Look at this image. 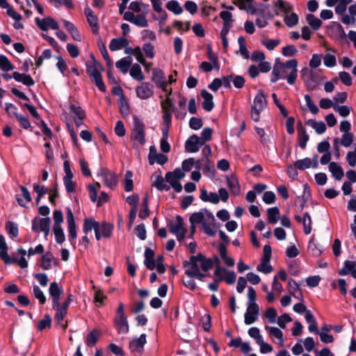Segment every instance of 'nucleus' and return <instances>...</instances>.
I'll list each match as a JSON object with an SVG mask.
<instances>
[{
    "label": "nucleus",
    "instance_id": "obj_38",
    "mask_svg": "<svg viewBox=\"0 0 356 356\" xmlns=\"http://www.w3.org/2000/svg\"><path fill=\"white\" fill-rule=\"evenodd\" d=\"M267 104L266 97L261 91L257 92L254 98L252 107H256L257 108H265Z\"/></svg>",
    "mask_w": 356,
    "mask_h": 356
},
{
    "label": "nucleus",
    "instance_id": "obj_49",
    "mask_svg": "<svg viewBox=\"0 0 356 356\" xmlns=\"http://www.w3.org/2000/svg\"><path fill=\"white\" fill-rule=\"evenodd\" d=\"M257 270L265 274L270 273L273 270V267L270 264V260L262 259L261 263L257 266Z\"/></svg>",
    "mask_w": 356,
    "mask_h": 356
},
{
    "label": "nucleus",
    "instance_id": "obj_30",
    "mask_svg": "<svg viewBox=\"0 0 356 356\" xmlns=\"http://www.w3.org/2000/svg\"><path fill=\"white\" fill-rule=\"evenodd\" d=\"M132 58L131 56L124 57L115 63V66L118 68L123 74H126L129 67L131 66Z\"/></svg>",
    "mask_w": 356,
    "mask_h": 356
},
{
    "label": "nucleus",
    "instance_id": "obj_48",
    "mask_svg": "<svg viewBox=\"0 0 356 356\" xmlns=\"http://www.w3.org/2000/svg\"><path fill=\"white\" fill-rule=\"evenodd\" d=\"M53 231L55 235V240L56 243L62 244L65 241V236L61 226H54Z\"/></svg>",
    "mask_w": 356,
    "mask_h": 356
},
{
    "label": "nucleus",
    "instance_id": "obj_19",
    "mask_svg": "<svg viewBox=\"0 0 356 356\" xmlns=\"http://www.w3.org/2000/svg\"><path fill=\"white\" fill-rule=\"evenodd\" d=\"M97 175L102 177L104 184L109 188H112L116 184L117 181L115 175L110 171L101 169L98 172Z\"/></svg>",
    "mask_w": 356,
    "mask_h": 356
},
{
    "label": "nucleus",
    "instance_id": "obj_26",
    "mask_svg": "<svg viewBox=\"0 0 356 356\" xmlns=\"http://www.w3.org/2000/svg\"><path fill=\"white\" fill-rule=\"evenodd\" d=\"M298 145L302 149H305L307 146V143L309 139V135L307 134L305 127L301 123L298 124Z\"/></svg>",
    "mask_w": 356,
    "mask_h": 356
},
{
    "label": "nucleus",
    "instance_id": "obj_44",
    "mask_svg": "<svg viewBox=\"0 0 356 356\" xmlns=\"http://www.w3.org/2000/svg\"><path fill=\"white\" fill-rule=\"evenodd\" d=\"M306 19L309 25L314 30H318L321 26V20L312 14H308Z\"/></svg>",
    "mask_w": 356,
    "mask_h": 356
},
{
    "label": "nucleus",
    "instance_id": "obj_54",
    "mask_svg": "<svg viewBox=\"0 0 356 356\" xmlns=\"http://www.w3.org/2000/svg\"><path fill=\"white\" fill-rule=\"evenodd\" d=\"M142 50L145 53L146 57L149 58H154L155 56L154 47L149 42L144 43L142 47Z\"/></svg>",
    "mask_w": 356,
    "mask_h": 356
},
{
    "label": "nucleus",
    "instance_id": "obj_55",
    "mask_svg": "<svg viewBox=\"0 0 356 356\" xmlns=\"http://www.w3.org/2000/svg\"><path fill=\"white\" fill-rule=\"evenodd\" d=\"M33 294L34 297L38 300L40 304L43 305L46 302V297L42 291L37 285L33 286Z\"/></svg>",
    "mask_w": 356,
    "mask_h": 356
},
{
    "label": "nucleus",
    "instance_id": "obj_32",
    "mask_svg": "<svg viewBox=\"0 0 356 356\" xmlns=\"http://www.w3.org/2000/svg\"><path fill=\"white\" fill-rule=\"evenodd\" d=\"M329 170L337 180H341L343 175L342 168L335 162H331L329 165Z\"/></svg>",
    "mask_w": 356,
    "mask_h": 356
},
{
    "label": "nucleus",
    "instance_id": "obj_18",
    "mask_svg": "<svg viewBox=\"0 0 356 356\" xmlns=\"http://www.w3.org/2000/svg\"><path fill=\"white\" fill-rule=\"evenodd\" d=\"M152 81L156 83L157 87L161 88L163 91H167L168 83L162 70L158 69L153 70Z\"/></svg>",
    "mask_w": 356,
    "mask_h": 356
},
{
    "label": "nucleus",
    "instance_id": "obj_35",
    "mask_svg": "<svg viewBox=\"0 0 356 356\" xmlns=\"http://www.w3.org/2000/svg\"><path fill=\"white\" fill-rule=\"evenodd\" d=\"M20 189L23 198L20 197L19 195H16V200L21 207H25L26 203L31 201V194L28 189L24 186H21Z\"/></svg>",
    "mask_w": 356,
    "mask_h": 356
},
{
    "label": "nucleus",
    "instance_id": "obj_39",
    "mask_svg": "<svg viewBox=\"0 0 356 356\" xmlns=\"http://www.w3.org/2000/svg\"><path fill=\"white\" fill-rule=\"evenodd\" d=\"M268 220L270 223L276 224L280 218V210L277 207L267 209Z\"/></svg>",
    "mask_w": 356,
    "mask_h": 356
},
{
    "label": "nucleus",
    "instance_id": "obj_56",
    "mask_svg": "<svg viewBox=\"0 0 356 356\" xmlns=\"http://www.w3.org/2000/svg\"><path fill=\"white\" fill-rule=\"evenodd\" d=\"M53 309L56 310L55 319L58 323H60L67 314V309H65V307H61L60 302H58V305L57 307H53Z\"/></svg>",
    "mask_w": 356,
    "mask_h": 356
},
{
    "label": "nucleus",
    "instance_id": "obj_31",
    "mask_svg": "<svg viewBox=\"0 0 356 356\" xmlns=\"http://www.w3.org/2000/svg\"><path fill=\"white\" fill-rule=\"evenodd\" d=\"M165 179L177 193H180L181 191L182 186L180 184L179 180H178V179H177L171 172L166 173Z\"/></svg>",
    "mask_w": 356,
    "mask_h": 356
},
{
    "label": "nucleus",
    "instance_id": "obj_21",
    "mask_svg": "<svg viewBox=\"0 0 356 356\" xmlns=\"http://www.w3.org/2000/svg\"><path fill=\"white\" fill-rule=\"evenodd\" d=\"M84 13L86 16L88 22L92 29L93 32H97L99 29V24L97 15H95L94 12L89 7H86L84 9Z\"/></svg>",
    "mask_w": 356,
    "mask_h": 356
},
{
    "label": "nucleus",
    "instance_id": "obj_17",
    "mask_svg": "<svg viewBox=\"0 0 356 356\" xmlns=\"http://www.w3.org/2000/svg\"><path fill=\"white\" fill-rule=\"evenodd\" d=\"M319 72L311 71L309 75L305 80V83L308 89L314 90L318 85H319L321 81L324 80Z\"/></svg>",
    "mask_w": 356,
    "mask_h": 356
},
{
    "label": "nucleus",
    "instance_id": "obj_60",
    "mask_svg": "<svg viewBox=\"0 0 356 356\" xmlns=\"http://www.w3.org/2000/svg\"><path fill=\"white\" fill-rule=\"evenodd\" d=\"M323 63L327 67H333L337 65L336 56L331 54H326L323 58Z\"/></svg>",
    "mask_w": 356,
    "mask_h": 356
},
{
    "label": "nucleus",
    "instance_id": "obj_24",
    "mask_svg": "<svg viewBox=\"0 0 356 356\" xmlns=\"http://www.w3.org/2000/svg\"><path fill=\"white\" fill-rule=\"evenodd\" d=\"M227 184L233 195L237 196L241 193V186L235 175L227 177Z\"/></svg>",
    "mask_w": 356,
    "mask_h": 356
},
{
    "label": "nucleus",
    "instance_id": "obj_4",
    "mask_svg": "<svg viewBox=\"0 0 356 356\" xmlns=\"http://www.w3.org/2000/svg\"><path fill=\"white\" fill-rule=\"evenodd\" d=\"M145 125L138 116L133 118V124L131 133V141L134 147L143 146L145 144Z\"/></svg>",
    "mask_w": 356,
    "mask_h": 356
},
{
    "label": "nucleus",
    "instance_id": "obj_28",
    "mask_svg": "<svg viewBox=\"0 0 356 356\" xmlns=\"http://www.w3.org/2000/svg\"><path fill=\"white\" fill-rule=\"evenodd\" d=\"M13 78L15 81L21 82L27 86H33L35 83L32 77L29 74H21L17 72H14L13 73Z\"/></svg>",
    "mask_w": 356,
    "mask_h": 356
},
{
    "label": "nucleus",
    "instance_id": "obj_62",
    "mask_svg": "<svg viewBox=\"0 0 356 356\" xmlns=\"http://www.w3.org/2000/svg\"><path fill=\"white\" fill-rule=\"evenodd\" d=\"M248 334L251 338L256 341L257 343H258V341H261L263 339V337L260 334V330L257 327H250L248 330Z\"/></svg>",
    "mask_w": 356,
    "mask_h": 356
},
{
    "label": "nucleus",
    "instance_id": "obj_45",
    "mask_svg": "<svg viewBox=\"0 0 356 356\" xmlns=\"http://www.w3.org/2000/svg\"><path fill=\"white\" fill-rule=\"evenodd\" d=\"M98 223L99 222L95 220L92 218L85 219L83 221V232L86 234H87L92 229H94L95 231V229H97Z\"/></svg>",
    "mask_w": 356,
    "mask_h": 356
},
{
    "label": "nucleus",
    "instance_id": "obj_25",
    "mask_svg": "<svg viewBox=\"0 0 356 356\" xmlns=\"http://www.w3.org/2000/svg\"><path fill=\"white\" fill-rule=\"evenodd\" d=\"M114 323L119 334H125L129 332V327L127 316H115Z\"/></svg>",
    "mask_w": 356,
    "mask_h": 356
},
{
    "label": "nucleus",
    "instance_id": "obj_2",
    "mask_svg": "<svg viewBox=\"0 0 356 356\" xmlns=\"http://www.w3.org/2000/svg\"><path fill=\"white\" fill-rule=\"evenodd\" d=\"M297 66L298 61L296 59H291L286 63H281L280 59L277 58L271 73L270 81L275 83L280 79L286 78L288 83L293 85L298 76Z\"/></svg>",
    "mask_w": 356,
    "mask_h": 356
},
{
    "label": "nucleus",
    "instance_id": "obj_61",
    "mask_svg": "<svg viewBox=\"0 0 356 356\" xmlns=\"http://www.w3.org/2000/svg\"><path fill=\"white\" fill-rule=\"evenodd\" d=\"M280 43V40L266 39L261 41V44L266 47V48L270 51L273 50Z\"/></svg>",
    "mask_w": 356,
    "mask_h": 356
},
{
    "label": "nucleus",
    "instance_id": "obj_36",
    "mask_svg": "<svg viewBox=\"0 0 356 356\" xmlns=\"http://www.w3.org/2000/svg\"><path fill=\"white\" fill-rule=\"evenodd\" d=\"M306 124L313 128L318 134H322L326 131L325 124L323 121L316 122L314 120H308Z\"/></svg>",
    "mask_w": 356,
    "mask_h": 356
},
{
    "label": "nucleus",
    "instance_id": "obj_15",
    "mask_svg": "<svg viewBox=\"0 0 356 356\" xmlns=\"http://www.w3.org/2000/svg\"><path fill=\"white\" fill-rule=\"evenodd\" d=\"M146 334H140V336L138 338H136L130 341V350L134 353L141 354L143 351L144 346L146 343Z\"/></svg>",
    "mask_w": 356,
    "mask_h": 356
},
{
    "label": "nucleus",
    "instance_id": "obj_53",
    "mask_svg": "<svg viewBox=\"0 0 356 356\" xmlns=\"http://www.w3.org/2000/svg\"><path fill=\"white\" fill-rule=\"evenodd\" d=\"M49 2L56 8H58L61 6H64L70 9L74 8V4L72 0H49Z\"/></svg>",
    "mask_w": 356,
    "mask_h": 356
},
{
    "label": "nucleus",
    "instance_id": "obj_10",
    "mask_svg": "<svg viewBox=\"0 0 356 356\" xmlns=\"http://www.w3.org/2000/svg\"><path fill=\"white\" fill-rule=\"evenodd\" d=\"M67 222L68 226V238L71 244L74 247V241L77 237L76 225L74 214L70 209L67 212Z\"/></svg>",
    "mask_w": 356,
    "mask_h": 356
},
{
    "label": "nucleus",
    "instance_id": "obj_46",
    "mask_svg": "<svg viewBox=\"0 0 356 356\" xmlns=\"http://www.w3.org/2000/svg\"><path fill=\"white\" fill-rule=\"evenodd\" d=\"M54 260V257L51 253L47 252L42 256L41 267L44 270H49L52 266V262Z\"/></svg>",
    "mask_w": 356,
    "mask_h": 356
},
{
    "label": "nucleus",
    "instance_id": "obj_51",
    "mask_svg": "<svg viewBox=\"0 0 356 356\" xmlns=\"http://www.w3.org/2000/svg\"><path fill=\"white\" fill-rule=\"evenodd\" d=\"M302 225L305 234H309L312 232V218L308 213H305L302 217Z\"/></svg>",
    "mask_w": 356,
    "mask_h": 356
},
{
    "label": "nucleus",
    "instance_id": "obj_33",
    "mask_svg": "<svg viewBox=\"0 0 356 356\" xmlns=\"http://www.w3.org/2000/svg\"><path fill=\"white\" fill-rule=\"evenodd\" d=\"M130 76L139 81H142L145 79V76L143 74L141 67L138 63H134L131 66L129 70Z\"/></svg>",
    "mask_w": 356,
    "mask_h": 356
},
{
    "label": "nucleus",
    "instance_id": "obj_29",
    "mask_svg": "<svg viewBox=\"0 0 356 356\" xmlns=\"http://www.w3.org/2000/svg\"><path fill=\"white\" fill-rule=\"evenodd\" d=\"M201 96L204 99L203 102V108L207 111H211L214 106V104L213 102V95L207 91L206 90H203L201 92Z\"/></svg>",
    "mask_w": 356,
    "mask_h": 356
},
{
    "label": "nucleus",
    "instance_id": "obj_41",
    "mask_svg": "<svg viewBox=\"0 0 356 356\" xmlns=\"http://www.w3.org/2000/svg\"><path fill=\"white\" fill-rule=\"evenodd\" d=\"M356 266L355 261H346L343 268L339 270V275H347L352 274Z\"/></svg>",
    "mask_w": 356,
    "mask_h": 356
},
{
    "label": "nucleus",
    "instance_id": "obj_8",
    "mask_svg": "<svg viewBox=\"0 0 356 356\" xmlns=\"http://www.w3.org/2000/svg\"><path fill=\"white\" fill-rule=\"evenodd\" d=\"M124 20L128 21L134 25L145 28L148 26V21L146 18L145 14H138L135 15L133 12L127 11L123 15Z\"/></svg>",
    "mask_w": 356,
    "mask_h": 356
},
{
    "label": "nucleus",
    "instance_id": "obj_13",
    "mask_svg": "<svg viewBox=\"0 0 356 356\" xmlns=\"http://www.w3.org/2000/svg\"><path fill=\"white\" fill-rule=\"evenodd\" d=\"M63 289L56 282H51L49 288V293L52 300V307H57L60 302V296Z\"/></svg>",
    "mask_w": 356,
    "mask_h": 356
},
{
    "label": "nucleus",
    "instance_id": "obj_5",
    "mask_svg": "<svg viewBox=\"0 0 356 356\" xmlns=\"http://www.w3.org/2000/svg\"><path fill=\"white\" fill-rule=\"evenodd\" d=\"M86 70L87 73L95 83V85L99 90L105 92L106 87L101 75V72L103 70V67L101 64L95 60H92L91 63H88L86 64Z\"/></svg>",
    "mask_w": 356,
    "mask_h": 356
},
{
    "label": "nucleus",
    "instance_id": "obj_40",
    "mask_svg": "<svg viewBox=\"0 0 356 356\" xmlns=\"http://www.w3.org/2000/svg\"><path fill=\"white\" fill-rule=\"evenodd\" d=\"M17 253L20 255L19 259H14L13 262L16 261L19 266L22 268H25L28 266V261L25 258L26 251L22 248H19L17 250Z\"/></svg>",
    "mask_w": 356,
    "mask_h": 356
},
{
    "label": "nucleus",
    "instance_id": "obj_20",
    "mask_svg": "<svg viewBox=\"0 0 356 356\" xmlns=\"http://www.w3.org/2000/svg\"><path fill=\"white\" fill-rule=\"evenodd\" d=\"M218 252L220 258L222 260L223 263L227 267H232L235 264L234 259L227 254V250L224 243H220L218 245Z\"/></svg>",
    "mask_w": 356,
    "mask_h": 356
},
{
    "label": "nucleus",
    "instance_id": "obj_34",
    "mask_svg": "<svg viewBox=\"0 0 356 356\" xmlns=\"http://www.w3.org/2000/svg\"><path fill=\"white\" fill-rule=\"evenodd\" d=\"M305 318L307 323H309L308 330L310 332L318 333L317 328V322L311 312V311L306 312Z\"/></svg>",
    "mask_w": 356,
    "mask_h": 356
},
{
    "label": "nucleus",
    "instance_id": "obj_59",
    "mask_svg": "<svg viewBox=\"0 0 356 356\" xmlns=\"http://www.w3.org/2000/svg\"><path fill=\"white\" fill-rule=\"evenodd\" d=\"M153 186L159 191H168L170 189V187L165 184V179L161 176H157Z\"/></svg>",
    "mask_w": 356,
    "mask_h": 356
},
{
    "label": "nucleus",
    "instance_id": "obj_27",
    "mask_svg": "<svg viewBox=\"0 0 356 356\" xmlns=\"http://www.w3.org/2000/svg\"><path fill=\"white\" fill-rule=\"evenodd\" d=\"M264 329L267 331L270 337H275L278 340L280 346H284V341L283 338V333L281 330L276 327H271L268 325H265Z\"/></svg>",
    "mask_w": 356,
    "mask_h": 356
},
{
    "label": "nucleus",
    "instance_id": "obj_9",
    "mask_svg": "<svg viewBox=\"0 0 356 356\" xmlns=\"http://www.w3.org/2000/svg\"><path fill=\"white\" fill-rule=\"evenodd\" d=\"M247 309L244 314V323L245 325H250L257 321L259 307L257 304H247Z\"/></svg>",
    "mask_w": 356,
    "mask_h": 356
},
{
    "label": "nucleus",
    "instance_id": "obj_7",
    "mask_svg": "<svg viewBox=\"0 0 356 356\" xmlns=\"http://www.w3.org/2000/svg\"><path fill=\"white\" fill-rule=\"evenodd\" d=\"M51 219L49 217L39 218H35L32 221V230L36 232H43L47 238L50 231Z\"/></svg>",
    "mask_w": 356,
    "mask_h": 356
},
{
    "label": "nucleus",
    "instance_id": "obj_1",
    "mask_svg": "<svg viewBox=\"0 0 356 356\" xmlns=\"http://www.w3.org/2000/svg\"><path fill=\"white\" fill-rule=\"evenodd\" d=\"M186 266V275L190 278L195 277L202 281L204 277L208 275L207 272L213 267V262L211 259L200 253L192 256Z\"/></svg>",
    "mask_w": 356,
    "mask_h": 356
},
{
    "label": "nucleus",
    "instance_id": "obj_63",
    "mask_svg": "<svg viewBox=\"0 0 356 356\" xmlns=\"http://www.w3.org/2000/svg\"><path fill=\"white\" fill-rule=\"evenodd\" d=\"M276 6L285 14L289 13L292 10V6L289 2L284 0H278Z\"/></svg>",
    "mask_w": 356,
    "mask_h": 356
},
{
    "label": "nucleus",
    "instance_id": "obj_3",
    "mask_svg": "<svg viewBox=\"0 0 356 356\" xmlns=\"http://www.w3.org/2000/svg\"><path fill=\"white\" fill-rule=\"evenodd\" d=\"M189 221L191 224H200L207 235L213 236L216 234V219L208 210L201 209L200 211L193 213Z\"/></svg>",
    "mask_w": 356,
    "mask_h": 356
},
{
    "label": "nucleus",
    "instance_id": "obj_14",
    "mask_svg": "<svg viewBox=\"0 0 356 356\" xmlns=\"http://www.w3.org/2000/svg\"><path fill=\"white\" fill-rule=\"evenodd\" d=\"M35 23L37 26L42 31H47L49 29L53 30H58L59 28L57 22L51 17H47L43 19L35 18Z\"/></svg>",
    "mask_w": 356,
    "mask_h": 356
},
{
    "label": "nucleus",
    "instance_id": "obj_6",
    "mask_svg": "<svg viewBox=\"0 0 356 356\" xmlns=\"http://www.w3.org/2000/svg\"><path fill=\"white\" fill-rule=\"evenodd\" d=\"M168 226L170 232L176 236L177 239L179 242L182 241L187 232L183 218L177 216L175 219L169 222Z\"/></svg>",
    "mask_w": 356,
    "mask_h": 356
},
{
    "label": "nucleus",
    "instance_id": "obj_22",
    "mask_svg": "<svg viewBox=\"0 0 356 356\" xmlns=\"http://www.w3.org/2000/svg\"><path fill=\"white\" fill-rule=\"evenodd\" d=\"M8 245L6 242L4 236L0 234V258L6 264H10L13 263V260L8 254Z\"/></svg>",
    "mask_w": 356,
    "mask_h": 356
},
{
    "label": "nucleus",
    "instance_id": "obj_50",
    "mask_svg": "<svg viewBox=\"0 0 356 356\" xmlns=\"http://www.w3.org/2000/svg\"><path fill=\"white\" fill-rule=\"evenodd\" d=\"M0 69L4 72H8L14 69L13 64L4 55L0 56Z\"/></svg>",
    "mask_w": 356,
    "mask_h": 356
},
{
    "label": "nucleus",
    "instance_id": "obj_58",
    "mask_svg": "<svg viewBox=\"0 0 356 356\" xmlns=\"http://www.w3.org/2000/svg\"><path fill=\"white\" fill-rule=\"evenodd\" d=\"M334 110L336 112H337L341 116L345 118L350 114L351 108L346 105L339 106L336 104L334 106Z\"/></svg>",
    "mask_w": 356,
    "mask_h": 356
},
{
    "label": "nucleus",
    "instance_id": "obj_57",
    "mask_svg": "<svg viewBox=\"0 0 356 356\" xmlns=\"http://www.w3.org/2000/svg\"><path fill=\"white\" fill-rule=\"evenodd\" d=\"M162 113H172V102L170 97L167 96L165 99L163 100L161 103Z\"/></svg>",
    "mask_w": 356,
    "mask_h": 356
},
{
    "label": "nucleus",
    "instance_id": "obj_23",
    "mask_svg": "<svg viewBox=\"0 0 356 356\" xmlns=\"http://www.w3.org/2000/svg\"><path fill=\"white\" fill-rule=\"evenodd\" d=\"M129 44V40L124 37L113 38L109 44V49L112 51H116L122 49L124 47Z\"/></svg>",
    "mask_w": 356,
    "mask_h": 356
},
{
    "label": "nucleus",
    "instance_id": "obj_42",
    "mask_svg": "<svg viewBox=\"0 0 356 356\" xmlns=\"http://www.w3.org/2000/svg\"><path fill=\"white\" fill-rule=\"evenodd\" d=\"M6 229L8 234L11 238H15L18 236V225L17 223L11 221H8L6 223Z\"/></svg>",
    "mask_w": 356,
    "mask_h": 356
},
{
    "label": "nucleus",
    "instance_id": "obj_64",
    "mask_svg": "<svg viewBox=\"0 0 356 356\" xmlns=\"http://www.w3.org/2000/svg\"><path fill=\"white\" fill-rule=\"evenodd\" d=\"M353 141V134L352 133H344L341 139V144L345 147H348L351 145Z\"/></svg>",
    "mask_w": 356,
    "mask_h": 356
},
{
    "label": "nucleus",
    "instance_id": "obj_12",
    "mask_svg": "<svg viewBox=\"0 0 356 356\" xmlns=\"http://www.w3.org/2000/svg\"><path fill=\"white\" fill-rule=\"evenodd\" d=\"M204 145V141L197 135L190 136L185 143V149L190 153H195L199 151L200 147Z\"/></svg>",
    "mask_w": 356,
    "mask_h": 356
},
{
    "label": "nucleus",
    "instance_id": "obj_47",
    "mask_svg": "<svg viewBox=\"0 0 356 356\" xmlns=\"http://www.w3.org/2000/svg\"><path fill=\"white\" fill-rule=\"evenodd\" d=\"M298 16L294 13L286 14L284 21L289 27H293L298 23Z\"/></svg>",
    "mask_w": 356,
    "mask_h": 356
},
{
    "label": "nucleus",
    "instance_id": "obj_37",
    "mask_svg": "<svg viewBox=\"0 0 356 356\" xmlns=\"http://www.w3.org/2000/svg\"><path fill=\"white\" fill-rule=\"evenodd\" d=\"M100 334L101 332L96 329L90 332L86 339V345L89 347H93L98 341Z\"/></svg>",
    "mask_w": 356,
    "mask_h": 356
},
{
    "label": "nucleus",
    "instance_id": "obj_52",
    "mask_svg": "<svg viewBox=\"0 0 356 356\" xmlns=\"http://www.w3.org/2000/svg\"><path fill=\"white\" fill-rule=\"evenodd\" d=\"M295 167L298 170H304L312 166V160L309 158L298 160L294 163Z\"/></svg>",
    "mask_w": 356,
    "mask_h": 356
},
{
    "label": "nucleus",
    "instance_id": "obj_11",
    "mask_svg": "<svg viewBox=\"0 0 356 356\" xmlns=\"http://www.w3.org/2000/svg\"><path fill=\"white\" fill-rule=\"evenodd\" d=\"M113 230V225L106 222H99L97 229H95V238L97 241H99L102 237L109 238L112 234Z\"/></svg>",
    "mask_w": 356,
    "mask_h": 356
},
{
    "label": "nucleus",
    "instance_id": "obj_16",
    "mask_svg": "<svg viewBox=\"0 0 356 356\" xmlns=\"http://www.w3.org/2000/svg\"><path fill=\"white\" fill-rule=\"evenodd\" d=\"M136 95L141 99H147L150 98L153 94L152 86L147 83L143 82L139 86L136 88Z\"/></svg>",
    "mask_w": 356,
    "mask_h": 356
},
{
    "label": "nucleus",
    "instance_id": "obj_43",
    "mask_svg": "<svg viewBox=\"0 0 356 356\" xmlns=\"http://www.w3.org/2000/svg\"><path fill=\"white\" fill-rule=\"evenodd\" d=\"M166 8L175 15H180L183 12V9L179 3L175 0L169 1L166 3Z\"/></svg>",
    "mask_w": 356,
    "mask_h": 356
}]
</instances>
